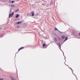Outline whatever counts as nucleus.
<instances>
[{
    "mask_svg": "<svg viewBox=\"0 0 80 80\" xmlns=\"http://www.w3.org/2000/svg\"><path fill=\"white\" fill-rule=\"evenodd\" d=\"M59 45L60 48H61V46H60V43H59Z\"/></svg>",
    "mask_w": 80,
    "mask_h": 80,
    "instance_id": "12",
    "label": "nucleus"
},
{
    "mask_svg": "<svg viewBox=\"0 0 80 80\" xmlns=\"http://www.w3.org/2000/svg\"><path fill=\"white\" fill-rule=\"evenodd\" d=\"M59 32H60V33H62V32L59 31Z\"/></svg>",
    "mask_w": 80,
    "mask_h": 80,
    "instance_id": "22",
    "label": "nucleus"
},
{
    "mask_svg": "<svg viewBox=\"0 0 80 80\" xmlns=\"http://www.w3.org/2000/svg\"><path fill=\"white\" fill-rule=\"evenodd\" d=\"M70 68L72 70V71H73V69H72L71 68Z\"/></svg>",
    "mask_w": 80,
    "mask_h": 80,
    "instance_id": "19",
    "label": "nucleus"
},
{
    "mask_svg": "<svg viewBox=\"0 0 80 80\" xmlns=\"http://www.w3.org/2000/svg\"><path fill=\"white\" fill-rule=\"evenodd\" d=\"M14 14V13H12L11 14H9V18H10V17H12L13 15Z\"/></svg>",
    "mask_w": 80,
    "mask_h": 80,
    "instance_id": "1",
    "label": "nucleus"
},
{
    "mask_svg": "<svg viewBox=\"0 0 80 80\" xmlns=\"http://www.w3.org/2000/svg\"><path fill=\"white\" fill-rule=\"evenodd\" d=\"M52 2H53V1H51L50 2V3H52Z\"/></svg>",
    "mask_w": 80,
    "mask_h": 80,
    "instance_id": "20",
    "label": "nucleus"
},
{
    "mask_svg": "<svg viewBox=\"0 0 80 80\" xmlns=\"http://www.w3.org/2000/svg\"><path fill=\"white\" fill-rule=\"evenodd\" d=\"M13 2H14V1H11V3H13Z\"/></svg>",
    "mask_w": 80,
    "mask_h": 80,
    "instance_id": "14",
    "label": "nucleus"
},
{
    "mask_svg": "<svg viewBox=\"0 0 80 80\" xmlns=\"http://www.w3.org/2000/svg\"><path fill=\"white\" fill-rule=\"evenodd\" d=\"M32 16H34V12H32Z\"/></svg>",
    "mask_w": 80,
    "mask_h": 80,
    "instance_id": "8",
    "label": "nucleus"
},
{
    "mask_svg": "<svg viewBox=\"0 0 80 80\" xmlns=\"http://www.w3.org/2000/svg\"><path fill=\"white\" fill-rule=\"evenodd\" d=\"M18 11H19V9H18L15 11V12H18Z\"/></svg>",
    "mask_w": 80,
    "mask_h": 80,
    "instance_id": "6",
    "label": "nucleus"
},
{
    "mask_svg": "<svg viewBox=\"0 0 80 80\" xmlns=\"http://www.w3.org/2000/svg\"><path fill=\"white\" fill-rule=\"evenodd\" d=\"M43 47H45L46 46V45L45 44H44L43 45Z\"/></svg>",
    "mask_w": 80,
    "mask_h": 80,
    "instance_id": "10",
    "label": "nucleus"
},
{
    "mask_svg": "<svg viewBox=\"0 0 80 80\" xmlns=\"http://www.w3.org/2000/svg\"><path fill=\"white\" fill-rule=\"evenodd\" d=\"M23 48H24V47H22L21 48H19L18 49V51H20V50H22V49H23Z\"/></svg>",
    "mask_w": 80,
    "mask_h": 80,
    "instance_id": "3",
    "label": "nucleus"
},
{
    "mask_svg": "<svg viewBox=\"0 0 80 80\" xmlns=\"http://www.w3.org/2000/svg\"><path fill=\"white\" fill-rule=\"evenodd\" d=\"M0 80H3V79H2V78H0Z\"/></svg>",
    "mask_w": 80,
    "mask_h": 80,
    "instance_id": "15",
    "label": "nucleus"
},
{
    "mask_svg": "<svg viewBox=\"0 0 80 80\" xmlns=\"http://www.w3.org/2000/svg\"><path fill=\"white\" fill-rule=\"evenodd\" d=\"M65 38H66V37H65V36H62V39H64Z\"/></svg>",
    "mask_w": 80,
    "mask_h": 80,
    "instance_id": "2",
    "label": "nucleus"
},
{
    "mask_svg": "<svg viewBox=\"0 0 80 80\" xmlns=\"http://www.w3.org/2000/svg\"><path fill=\"white\" fill-rule=\"evenodd\" d=\"M12 80H15V79H13V78H12Z\"/></svg>",
    "mask_w": 80,
    "mask_h": 80,
    "instance_id": "16",
    "label": "nucleus"
},
{
    "mask_svg": "<svg viewBox=\"0 0 80 80\" xmlns=\"http://www.w3.org/2000/svg\"><path fill=\"white\" fill-rule=\"evenodd\" d=\"M22 23V22H17V24H20V23Z\"/></svg>",
    "mask_w": 80,
    "mask_h": 80,
    "instance_id": "5",
    "label": "nucleus"
},
{
    "mask_svg": "<svg viewBox=\"0 0 80 80\" xmlns=\"http://www.w3.org/2000/svg\"><path fill=\"white\" fill-rule=\"evenodd\" d=\"M68 39V38H66L65 40H64V42H65V41H66V40H67Z\"/></svg>",
    "mask_w": 80,
    "mask_h": 80,
    "instance_id": "11",
    "label": "nucleus"
},
{
    "mask_svg": "<svg viewBox=\"0 0 80 80\" xmlns=\"http://www.w3.org/2000/svg\"><path fill=\"white\" fill-rule=\"evenodd\" d=\"M54 30H55V31L58 30V32H60V31H59V30H58V29H57V28H56L54 29Z\"/></svg>",
    "mask_w": 80,
    "mask_h": 80,
    "instance_id": "4",
    "label": "nucleus"
},
{
    "mask_svg": "<svg viewBox=\"0 0 80 80\" xmlns=\"http://www.w3.org/2000/svg\"><path fill=\"white\" fill-rule=\"evenodd\" d=\"M11 7H15V6L14 5H11Z\"/></svg>",
    "mask_w": 80,
    "mask_h": 80,
    "instance_id": "9",
    "label": "nucleus"
},
{
    "mask_svg": "<svg viewBox=\"0 0 80 80\" xmlns=\"http://www.w3.org/2000/svg\"><path fill=\"white\" fill-rule=\"evenodd\" d=\"M79 35L80 36V33L79 34Z\"/></svg>",
    "mask_w": 80,
    "mask_h": 80,
    "instance_id": "21",
    "label": "nucleus"
},
{
    "mask_svg": "<svg viewBox=\"0 0 80 80\" xmlns=\"http://www.w3.org/2000/svg\"><path fill=\"white\" fill-rule=\"evenodd\" d=\"M55 40H56V42H57V38H55Z\"/></svg>",
    "mask_w": 80,
    "mask_h": 80,
    "instance_id": "18",
    "label": "nucleus"
},
{
    "mask_svg": "<svg viewBox=\"0 0 80 80\" xmlns=\"http://www.w3.org/2000/svg\"><path fill=\"white\" fill-rule=\"evenodd\" d=\"M18 17H19V15L18 14L16 16V18H18Z\"/></svg>",
    "mask_w": 80,
    "mask_h": 80,
    "instance_id": "7",
    "label": "nucleus"
},
{
    "mask_svg": "<svg viewBox=\"0 0 80 80\" xmlns=\"http://www.w3.org/2000/svg\"><path fill=\"white\" fill-rule=\"evenodd\" d=\"M10 77H11V79L13 78V77H12V76H10Z\"/></svg>",
    "mask_w": 80,
    "mask_h": 80,
    "instance_id": "13",
    "label": "nucleus"
},
{
    "mask_svg": "<svg viewBox=\"0 0 80 80\" xmlns=\"http://www.w3.org/2000/svg\"><path fill=\"white\" fill-rule=\"evenodd\" d=\"M1 36V37H3V35L2 34Z\"/></svg>",
    "mask_w": 80,
    "mask_h": 80,
    "instance_id": "17",
    "label": "nucleus"
}]
</instances>
